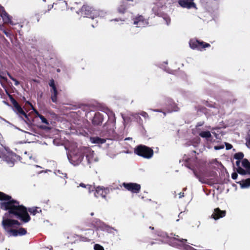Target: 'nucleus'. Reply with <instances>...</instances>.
Listing matches in <instances>:
<instances>
[{
  "mask_svg": "<svg viewBox=\"0 0 250 250\" xmlns=\"http://www.w3.org/2000/svg\"><path fill=\"white\" fill-rule=\"evenodd\" d=\"M80 186L83 188H86L87 187V185H85L83 183H81L80 184Z\"/></svg>",
  "mask_w": 250,
  "mask_h": 250,
  "instance_id": "nucleus-41",
  "label": "nucleus"
},
{
  "mask_svg": "<svg viewBox=\"0 0 250 250\" xmlns=\"http://www.w3.org/2000/svg\"><path fill=\"white\" fill-rule=\"evenodd\" d=\"M226 214V210H221L219 208H217L214 209L211 217L216 220L225 216Z\"/></svg>",
  "mask_w": 250,
  "mask_h": 250,
  "instance_id": "nucleus-10",
  "label": "nucleus"
},
{
  "mask_svg": "<svg viewBox=\"0 0 250 250\" xmlns=\"http://www.w3.org/2000/svg\"><path fill=\"white\" fill-rule=\"evenodd\" d=\"M104 120V115L99 112H95L91 119V123L94 126L101 125Z\"/></svg>",
  "mask_w": 250,
  "mask_h": 250,
  "instance_id": "nucleus-9",
  "label": "nucleus"
},
{
  "mask_svg": "<svg viewBox=\"0 0 250 250\" xmlns=\"http://www.w3.org/2000/svg\"><path fill=\"white\" fill-rule=\"evenodd\" d=\"M64 177H66V174H65Z\"/></svg>",
  "mask_w": 250,
  "mask_h": 250,
  "instance_id": "nucleus-49",
  "label": "nucleus"
},
{
  "mask_svg": "<svg viewBox=\"0 0 250 250\" xmlns=\"http://www.w3.org/2000/svg\"><path fill=\"white\" fill-rule=\"evenodd\" d=\"M95 10L93 7L87 4L83 5L81 9V13L82 16L93 19Z\"/></svg>",
  "mask_w": 250,
  "mask_h": 250,
  "instance_id": "nucleus-7",
  "label": "nucleus"
},
{
  "mask_svg": "<svg viewBox=\"0 0 250 250\" xmlns=\"http://www.w3.org/2000/svg\"><path fill=\"white\" fill-rule=\"evenodd\" d=\"M90 215H91V216H93V215H94V212H91V213H90Z\"/></svg>",
  "mask_w": 250,
  "mask_h": 250,
  "instance_id": "nucleus-46",
  "label": "nucleus"
},
{
  "mask_svg": "<svg viewBox=\"0 0 250 250\" xmlns=\"http://www.w3.org/2000/svg\"><path fill=\"white\" fill-rule=\"evenodd\" d=\"M178 3L183 8H187L188 9L195 8L197 9L196 4L193 1H188L186 0H179Z\"/></svg>",
  "mask_w": 250,
  "mask_h": 250,
  "instance_id": "nucleus-13",
  "label": "nucleus"
},
{
  "mask_svg": "<svg viewBox=\"0 0 250 250\" xmlns=\"http://www.w3.org/2000/svg\"><path fill=\"white\" fill-rule=\"evenodd\" d=\"M9 78L12 80L13 81H14L15 82V85H18L19 84H20V83L15 78H14V77H13L11 75H10L9 74H8Z\"/></svg>",
  "mask_w": 250,
  "mask_h": 250,
  "instance_id": "nucleus-33",
  "label": "nucleus"
},
{
  "mask_svg": "<svg viewBox=\"0 0 250 250\" xmlns=\"http://www.w3.org/2000/svg\"><path fill=\"white\" fill-rule=\"evenodd\" d=\"M91 142L94 144H103L106 142L105 139L101 138L99 137H94L91 138Z\"/></svg>",
  "mask_w": 250,
  "mask_h": 250,
  "instance_id": "nucleus-20",
  "label": "nucleus"
},
{
  "mask_svg": "<svg viewBox=\"0 0 250 250\" xmlns=\"http://www.w3.org/2000/svg\"><path fill=\"white\" fill-rule=\"evenodd\" d=\"M122 186L132 193H138L141 190L140 185L135 183H123Z\"/></svg>",
  "mask_w": 250,
  "mask_h": 250,
  "instance_id": "nucleus-8",
  "label": "nucleus"
},
{
  "mask_svg": "<svg viewBox=\"0 0 250 250\" xmlns=\"http://www.w3.org/2000/svg\"><path fill=\"white\" fill-rule=\"evenodd\" d=\"M20 158L19 156L13 152H7L4 156V160L10 167L13 166L15 162L20 160Z\"/></svg>",
  "mask_w": 250,
  "mask_h": 250,
  "instance_id": "nucleus-6",
  "label": "nucleus"
},
{
  "mask_svg": "<svg viewBox=\"0 0 250 250\" xmlns=\"http://www.w3.org/2000/svg\"><path fill=\"white\" fill-rule=\"evenodd\" d=\"M150 229H154V228H153V227H150Z\"/></svg>",
  "mask_w": 250,
  "mask_h": 250,
  "instance_id": "nucleus-47",
  "label": "nucleus"
},
{
  "mask_svg": "<svg viewBox=\"0 0 250 250\" xmlns=\"http://www.w3.org/2000/svg\"><path fill=\"white\" fill-rule=\"evenodd\" d=\"M154 111L158 112H161L162 111L160 109H156L154 110Z\"/></svg>",
  "mask_w": 250,
  "mask_h": 250,
  "instance_id": "nucleus-45",
  "label": "nucleus"
},
{
  "mask_svg": "<svg viewBox=\"0 0 250 250\" xmlns=\"http://www.w3.org/2000/svg\"><path fill=\"white\" fill-rule=\"evenodd\" d=\"M238 177V174L236 172H233L231 174V177L233 179H236Z\"/></svg>",
  "mask_w": 250,
  "mask_h": 250,
  "instance_id": "nucleus-36",
  "label": "nucleus"
},
{
  "mask_svg": "<svg viewBox=\"0 0 250 250\" xmlns=\"http://www.w3.org/2000/svg\"><path fill=\"white\" fill-rule=\"evenodd\" d=\"M146 23V21L144 17L142 15L136 17L134 19L133 24L138 27L144 26Z\"/></svg>",
  "mask_w": 250,
  "mask_h": 250,
  "instance_id": "nucleus-15",
  "label": "nucleus"
},
{
  "mask_svg": "<svg viewBox=\"0 0 250 250\" xmlns=\"http://www.w3.org/2000/svg\"><path fill=\"white\" fill-rule=\"evenodd\" d=\"M77 237L79 238L80 240L83 241L87 242L90 241V239H88L87 237L83 236L82 235H77Z\"/></svg>",
  "mask_w": 250,
  "mask_h": 250,
  "instance_id": "nucleus-31",
  "label": "nucleus"
},
{
  "mask_svg": "<svg viewBox=\"0 0 250 250\" xmlns=\"http://www.w3.org/2000/svg\"><path fill=\"white\" fill-rule=\"evenodd\" d=\"M0 208L7 211L9 215L19 219L23 223H27L31 220L27 212V208L14 199L8 202H0Z\"/></svg>",
  "mask_w": 250,
  "mask_h": 250,
  "instance_id": "nucleus-1",
  "label": "nucleus"
},
{
  "mask_svg": "<svg viewBox=\"0 0 250 250\" xmlns=\"http://www.w3.org/2000/svg\"><path fill=\"white\" fill-rule=\"evenodd\" d=\"M96 188V187H95V186H93L90 185H87V187L86 188L88 189L89 193L95 190Z\"/></svg>",
  "mask_w": 250,
  "mask_h": 250,
  "instance_id": "nucleus-30",
  "label": "nucleus"
},
{
  "mask_svg": "<svg viewBox=\"0 0 250 250\" xmlns=\"http://www.w3.org/2000/svg\"><path fill=\"white\" fill-rule=\"evenodd\" d=\"M49 85L52 88V89L56 87L53 79H51V80H50Z\"/></svg>",
  "mask_w": 250,
  "mask_h": 250,
  "instance_id": "nucleus-34",
  "label": "nucleus"
},
{
  "mask_svg": "<svg viewBox=\"0 0 250 250\" xmlns=\"http://www.w3.org/2000/svg\"><path fill=\"white\" fill-rule=\"evenodd\" d=\"M70 250H74L73 249H71Z\"/></svg>",
  "mask_w": 250,
  "mask_h": 250,
  "instance_id": "nucleus-50",
  "label": "nucleus"
},
{
  "mask_svg": "<svg viewBox=\"0 0 250 250\" xmlns=\"http://www.w3.org/2000/svg\"><path fill=\"white\" fill-rule=\"evenodd\" d=\"M60 69H58V70H57V71H58V72H60Z\"/></svg>",
  "mask_w": 250,
  "mask_h": 250,
  "instance_id": "nucleus-48",
  "label": "nucleus"
},
{
  "mask_svg": "<svg viewBox=\"0 0 250 250\" xmlns=\"http://www.w3.org/2000/svg\"><path fill=\"white\" fill-rule=\"evenodd\" d=\"M179 194V198H182V197H184V193L183 192H180Z\"/></svg>",
  "mask_w": 250,
  "mask_h": 250,
  "instance_id": "nucleus-42",
  "label": "nucleus"
},
{
  "mask_svg": "<svg viewBox=\"0 0 250 250\" xmlns=\"http://www.w3.org/2000/svg\"><path fill=\"white\" fill-rule=\"evenodd\" d=\"M40 119L41 120L42 123L45 124L46 125H49V122H48L47 120L43 116H40Z\"/></svg>",
  "mask_w": 250,
  "mask_h": 250,
  "instance_id": "nucleus-32",
  "label": "nucleus"
},
{
  "mask_svg": "<svg viewBox=\"0 0 250 250\" xmlns=\"http://www.w3.org/2000/svg\"><path fill=\"white\" fill-rule=\"evenodd\" d=\"M13 199L11 196L0 191V201H2L3 202H8Z\"/></svg>",
  "mask_w": 250,
  "mask_h": 250,
  "instance_id": "nucleus-19",
  "label": "nucleus"
},
{
  "mask_svg": "<svg viewBox=\"0 0 250 250\" xmlns=\"http://www.w3.org/2000/svg\"><path fill=\"white\" fill-rule=\"evenodd\" d=\"M180 241L184 243H185L187 241V240L186 239H182L181 240H180Z\"/></svg>",
  "mask_w": 250,
  "mask_h": 250,
  "instance_id": "nucleus-44",
  "label": "nucleus"
},
{
  "mask_svg": "<svg viewBox=\"0 0 250 250\" xmlns=\"http://www.w3.org/2000/svg\"><path fill=\"white\" fill-rule=\"evenodd\" d=\"M199 136L207 139L211 137V133L209 131H202L199 133Z\"/></svg>",
  "mask_w": 250,
  "mask_h": 250,
  "instance_id": "nucleus-24",
  "label": "nucleus"
},
{
  "mask_svg": "<svg viewBox=\"0 0 250 250\" xmlns=\"http://www.w3.org/2000/svg\"><path fill=\"white\" fill-rule=\"evenodd\" d=\"M134 153L146 159L151 158L154 154L153 150L145 145H140L134 148Z\"/></svg>",
  "mask_w": 250,
  "mask_h": 250,
  "instance_id": "nucleus-3",
  "label": "nucleus"
},
{
  "mask_svg": "<svg viewBox=\"0 0 250 250\" xmlns=\"http://www.w3.org/2000/svg\"><path fill=\"white\" fill-rule=\"evenodd\" d=\"M8 232L11 235L13 236H22L26 234V230L23 228H21L19 229H9Z\"/></svg>",
  "mask_w": 250,
  "mask_h": 250,
  "instance_id": "nucleus-11",
  "label": "nucleus"
},
{
  "mask_svg": "<svg viewBox=\"0 0 250 250\" xmlns=\"http://www.w3.org/2000/svg\"><path fill=\"white\" fill-rule=\"evenodd\" d=\"M21 225V223L17 220L11 219L9 218L3 219L2 221V225L3 228L8 231L9 229L11 228H16V226H19Z\"/></svg>",
  "mask_w": 250,
  "mask_h": 250,
  "instance_id": "nucleus-5",
  "label": "nucleus"
},
{
  "mask_svg": "<svg viewBox=\"0 0 250 250\" xmlns=\"http://www.w3.org/2000/svg\"><path fill=\"white\" fill-rule=\"evenodd\" d=\"M109 121L112 123H115L116 119L115 117V114L113 112H110V113L108 114Z\"/></svg>",
  "mask_w": 250,
  "mask_h": 250,
  "instance_id": "nucleus-26",
  "label": "nucleus"
},
{
  "mask_svg": "<svg viewBox=\"0 0 250 250\" xmlns=\"http://www.w3.org/2000/svg\"><path fill=\"white\" fill-rule=\"evenodd\" d=\"M93 151H91L90 148L88 147H82L80 148L77 152L73 153L70 157H68L71 163L73 165L76 166L80 164L85 156L88 164L92 162Z\"/></svg>",
  "mask_w": 250,
  "mask_h": 250,
  "instance_id": "nucleus-2",
  "label": "nucleus"
},
{
  "mask_svg": "<svg viewBox=\"0 0 250 250\" xmlns=\"http://www.w3.org/2000/svg\"><path fill=\"white\" fill-rule=\"evenodd\" d=\"M39 209L40 208L38 207L29 208H27V212H29L31 214L33 215H35L37 213L42 212V210Z\"/></svg>",
  "mask_w": 250,
  "mask_h": 250,
  "instance_id": "nucleus-22",
  "label": "nucleus"
},
{
  "mask_svg": "<svg viewBox=\"0 0 250 250\" xmlns=\"http://www.w3.org/2000/svg\"><path fill=\"white\" fill-rule=\"evenodd\" d=\"M141 115L143 116L145 118H146V117H148V114L146 112H142L141 113Z\"/></svg>",
  "mask_w": 250,
  "mask_h": 250,
  "instance_id": "nucleus-37",
  "label": "nucleus"
},
{
  "mask_svg": "<svg viewBox=\"0 0 250 250\" xmlns=\"http://www.w3.org/2000/svg\"><path fill=\"white\" fill-rule=\"evenodd\" d=\"M2 20L4 23H9L11 22V19L10 16L5 12L4 11L1 13Z\"/></svg>",
  "mask_w": 250,
  "mask_h": 250,
  "instance_id": "nucleus-17",
  "label": "nucleus"
},
{
  "mask_svg": "<svg viewBox=\"0 0 250 250\" xmlns=\"http://www.w3.org/2000/svg\"><path fill=\"white\" fill-rule=\"evenodd\" d=\"M36 116L40 118V116H42V115H41V114H40L38 111H36Z\"/></svg>",
  "mask_w": 250,
  "mask_h": 250,
  "instance_id": "nucleus-43",
  "label": "nucleus"
},
{
  "mask_svg": "<svg viewBox=\"0 0 250 250\" xmlns=\"http://www.w3.org/2000/svg\"><path fill=\"white\" fill-rule=\"evenodd\" d=\"M8 97L13 106L16 105L18 103L17 101L13 98L12 95L8 94Z\"/></svg>",
  "mask_w": 250,
  "mask_h": 250,
  "instance_id": "nucleus-28",
  "label": "nucleus"
},
{
  "mask_svg": "<svg viewBox=\"0 0 250 250\" xmlns=\"http://www.w3.org/2000/svg\"><path fill=\"white\" fill-rule=\"evenodd\" d=\"M241 160H238L236 162V165L237 167H241L240 166V165Z\"/></svg>",
  "mask_w": 250,
  "mask_h": 250,
  "instance_id": "nucleus-39",
  "label": "nucleus"
},
{
  "mask_svg": "<svg viewBox=\"0 0 250 250\" xmlns=\"http://www.w3.org/2000/svg\"><path fill=\"white\" fill-rule=\"evenodd\" d=\"M178 110H179V107L177 106V105L174 104V107H173V109L172 111H178Z\"/></svg>",
  "mask_w": 250,
  "mask_h": 250,
  "instance_id": "nucleus-38",
  "label": "nucleus"
},
{
  "mask_svg": "<svg viewBox=\"0 0 250 250\" xmlns=\"http://www.w3.org/2000/svg\"><path fill=\"white\" fill-rule=\"evenodd\" d=\"M237 171L239 174L242 175H244L248 174L247 170H245L242 167H237Z\"/></svg>",
  "mask_w": 250,
  "mask_h": 250,
  "instance_id": "nucleus-27",
  "label": "nucleus"
},
{
  "mask_svg": "<svg viewBox=\"0 0 250 250\" xmlns=\"http://www.w3.org/2000/svg\"><path fill=\"white\" fill-rule=\"evenodd\" d=\"M94 250H104V247L98 244H96L94 246Z\"/></svg>",
  "mask_w": 250,
  "mask_h": 250,
  "instance_id": "nucleus-29",
  "label": "nucleus"
},
{
  "mask_svg": "<svg viewBox=\"0 0 250 250\" xmlns=\"http://www.w3.org/2000/svg\"><path fill=\"white\" fill-rule=\"evenodd\" d=\"M226 146L227 150L230 149L232 147V146L231 144H229V143L226 144Z\"/></svg>",
  "mask_w": 250,
  "mask_h": 250,
  "instance_id": "nucleus-35",
  "label": "nucleus"
},
{
  "mask_svg": "<svg viewBox=\"0 0 250 250\" xmlns=\"http://www.w3.org/2000/svg\"><path fill=\"white\" fill-rule=\"evenodd\" d=\"M106 194L107 192L105 190V189L103 187L98 186L95 188L94 196L98 198L101 196L103 198H105Z\"/></svg>",
  "mask_w": 250,
  "mask_h": 250,
  "instance_id": "nucleus-14",
  "label": "nucleus"
},
{
  "mask_svg": "<svg viewBox=\"0 0 250 250\" xmlns=\"http://www.w3.org/2000/svg\"><path fill=\"white\" fill-rule=\"evenodd\" d=\"M244 156V153L242 152H239L235 153L234 155V158L235 159H236L238 160H243V159H243Z\"/></svg>",
  "mask_w": 250,
  "mask_h": 250,
  "instance_id": "nucleus-25",
  "label": "nucleus"
},
{
  "mask_svg": "<svg viewBox=\"0 0 250 250\" xmlns=\"http://www.w3.org/2000/svg\"><path fill=\"white\" fill-rule=\"evenodd\" d=\"M127 8V4L125 1L121 2L118 8V12L120 14H124Z\"/></svg>",
  "mask_w": 250,
  "mask_h": 250,
  "instance_id": "nucleus-16",
  "label": "nucleus"
},
{
  "mask_svg": "<svg viewBox=\"0 0 250 250\" xmlns=\"http://www.w3.org/2000/svg\"><path fill=\"white\" fill-rule=\"evenodd\" d=\"M242 166L247 170L248 174L250 175V162L247 159L242 161Z\"/></svg>",
  "mask_w": 250,
  "mask_h": 250,
  "instance_id": "nucleus-21",
  "label": "nucleus"
},
{
  "mask_svg": "<svg viewBox=\"0 0 250 250\" xmlns=\"http://www.w3.org/2000/svg\"><path fill=\"white\" fill-rule=\"evenodd\" d=\"M13 110L18 115L22 118H28V116L27 114L25 112V111L22 109L21 105L18 103L16 105L13 106Z\"/></svg>",
  "mask_w": 250,
  "mask_h": 250,
  "instance_id": "nucleus-12",
  "label": "nucleus"
},
{
  "mask_svg": "<svg viewBox=\"0 0 250 250\" xmlns=\"http://www.w3.org/2000/svg\"><path fill=\"white\" fill-rule=\"evenodd\" d=\"M224 148V146H215L214 147V148H215V149H216V150L220 149H221V148Z\"/></svg>",
  "mask_w": 250,
  "mask_h": 250,
  "instance_id": "nucleus-40",
  "label": "nucleus"
},
{
  "mask_svg": "<svg viewBox=\"0 0 250 250\" xmlns=\"http://www.w3.org/2000/svg\"><path fill=\"white\" fill-rule=\"evenodd\" d=\"M237 183L240 185L241 188H248L250 187V178L242 180L241 181L237 182Z\"/></svg>",
  "mask_w": 250,
  "mask_h": 250,
  "instance_id": "nucleus-18",
  "label": "nucleus"
},
{
  "mask_svg": "<svg viewBox=\"0 0 250 250\" xmlns=\"http://www.w3.org/2000/svg\"><path fill=\"white\" fill-rule=\"evenodd\" d=\"M52 95L51 96V100L53 103H56L57 101L58 91L56 87L52 89Z\"/></svg>",
  "mask_w": 250,
  "mask_h": 250,
  "instance_id": "nucleus-23",
  "label": "nucleus"
},
{
  "mask_svg": "<svg viewBox=\"0 0 250 250\" xmlns=\"http://www.w3.org/2000/svg\"><path fill=\"white\" fill-rule=\"evenodd\" d=\"M190 47L192 49H196L199 51H203L206 48L209 47L210 44L203 41H201L197 39H191L189 42Z\"/></svg>",
  "mask_w": 250,
  "mask_h": 250,
  "instance_id": "nucleus-4",
  "label": "nucleus"
}]
</instances>
